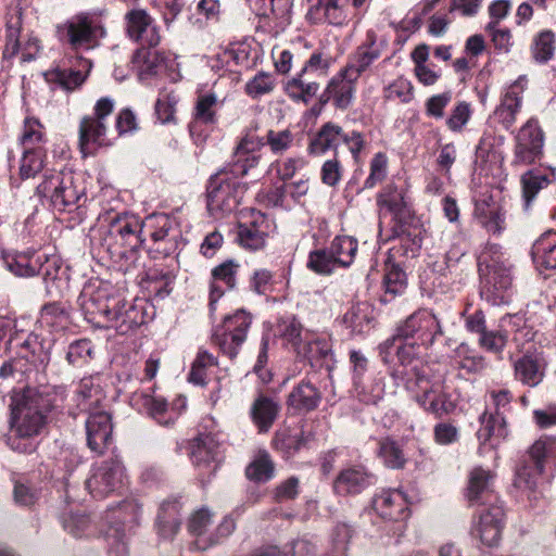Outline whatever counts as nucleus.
<instances>
[{
	"label": "nucleus",
	"instance_id": "473e14b6",
	"mask_svg": "<svg viewBox=\"0 0 556 556\" xmlns=\"http://www.w3.org/2000/svg\"><path fill=\"white\" fill-rule=\"evenodd\" d=\"M516 380L528 387H536L545 375L543 358L536 355L526 354L514 363Z\"/></svg>",
	"mask_w": 556,
	"mask_h": 556
},
{
	"label": "nucleus",
	"instance_id": "412c9836",
	"mask_svg": "<svg viewBox=\"0 0 556 556\" xmlns=\"http://www.w3.org/2000/svg\"><path fill=\"white\" fill-rule=\"evenodd\" d=\"M494 473L482 467L473 468L468 477L466 498L470 505H492L497 501L493 491Z\"/></svg>",
	"mask_w": 556,
	"mask_h": 556
},
{
	"label": "nucleus",
	"instance_id": "0e129e2a",
	"mask_svg": "<svg viewBox=\"0 0 556 556\" xmlns=\"http://www.w3.org/2000/svg\"><path fill=\"white\" fill-rule=\"evenodd\" d=\"M93 355V349L90 340L79 339L72 342L65 352V359L75 367H81L87 364Z\"/></svg>",
	"mask_w": 556,
	"mask_h": 556
},
{
	"label": "nucleus",
	"instance_id": "e2e57ef3",
	"mask_svg": "<svg viewBox=\"0 0 556 556\" xmlns=\"http://www.w3.org/2000/svg\"><path fill=\"white\" fill-rule=\"evenodd\" d=\"M217 365L216 358L205 350H200L192 363L188 380L197 386L206 384V370Z\"/></svg>",
	"mask_w": 556,
	"mask_h": 556
},
{
	"label": "nucleus",
	"instance_id": "ea45409f",
	"mask_svg": "<svg viewBox=\"0 0 556 556\" xmlns=\"http://www.w3.org/2000/svg\"><path fill=\"white\" fill-rule=\"evenodd\" d=\"M162 61L163 58L160 53L142 47L137 49L132 54L131 68L136 72L140 80H144L157 73Z\"/></svg>",
	"mask_w": 556,
	"mask_h": 556
},
{
	"label": "nucleus",
	"instance_id": "79ce46f5",
	"mask_svg": "<svg viewBox=\"0 0 556 556\" xmlns=\"http://www.w3.org/2000/svg\"><path fill=\"white\" fill-rule=\"evenodd\" d=\"M212 515L207 509L198 510L189 521V531L195 536L194 544L199 549H206L218 543L211 534H206V529L211 525Z\"/></svg>",
	"mask_w": 556,
	"mask_h": 556
},
{
	"label": "nucleus",
	"instance_id": "b1692460",
	"mask_svg": "<svg viewBox=\"0 0 556 556\" xmlns=\"http://www.w3.org/2000/svg\"><path fill=\"white\" fill-rule=\"evenodd\" d=\"M504 509L502 506L492 504L479 515V521L473 529L475 535L488 546L498 543L503 530Z\"/></svg>",
	"mask_w": 556,
	"mask_h": 556
},
{
	"label": "nucleus",
	"instance_id": "3c124183",
	"mask_svg": "<svg viewBox=\"0 0 556 556\" xmlns=\"http://www.w3.org/2000/svg\"><path fill=\"white\" fill-rule=\"evenodd\" d=\"M220 106L217 97L214 93L202 94L198 98L194 108V123L190 124L189 130L191 136L194 132L195 123L200 122L203 124H215L216 110Z\"/></svg>",
	"mask_w": 556,
	"mask_h": 556
},
{
	"label": "nucleus",
	"instance_id": "e433bc0d",
	"mask_svg": "<svg viewBox=\"0 0 556 556\" xmlns=\"http://www.w3.org/2000/svg\"><path fill=\"white\" fill-rule=\"evenodd\" d=\"M4 266L15 276L33 277L40 270V255L34 252L3 254Z\"/></svg>",
	"mask_w": 556,
	"mask_h": 556
},
{
	"label": "nucleus",
	"instance_id": "09e8293b",
	"mask_svg": "<svg viewBox=\"0 0 556 556\" xmlns=\"http://www.w3.org/2000/svg\"><path fill=\"white\" fill-rule=\"evenodd\" d=\"M377 455L383 465L391 469H402L406 464V456L401 445L390 438L378 441Z\"/></svg>",
	"mask_w": 556,
	"mask_h": 556
},
{
	"label": "nucleus",
	"instance_id": "603ef678",
	"mask_svg": "<svg viewBox=\"0 0 556 556\" xmlns=\"http://www.w3.org/2000/svg\"><path fill=\"white\" fill-rule=\"evenodd\" d=\"M357 247V241L354 238L350 236H337L332 240L329 250L333 254L338 265L346 268L353 263Z\"/></svg>",
	"mask_w": 556,
	"mask_h": 556
},
{
	"label": "nucleus",
	"instance_id": "c9c22d12",
	"mask_svg": "<svg viewBox=\"0 0 556 556\" xmlns=\"http://www.w3.org/2000/svg\"><path fill=\"white\" fill-rule=\"evenodd\" d=\"M320 84L318 80L303 74H299L286 84L287 94L294 101L308 104L318 93Z\"/></svg>",
	"mask_w": 556,
	"mask_h": 556
},
{
	"label": "nucleus",
	"instance_id": "a211bd4d",
	"mask_svg": "<svg viewBox=\"0 0 556 556\" xmlns=\"http://www.w3.org/2000/svg\"><path fill=\"white\" fill-rule=\"evenodd\" d=\"M61 41L67 43L72 50L90 49L96 37V26L86 16H76L58 26Z\"/></svg>",
	"mask_w": 556,
	"mask_h": 556
},
{
	"label": "nucleus",
	"instance_id": "a19ab883",
	"mask_svg": "<svg viewBox=\"0 0 556 556\" xmlns=\"http://www.w3.org/2000/svg\"><path fill=\"white\" fill-rule=\"evenodd\" d=\"M556 51V36L551 29H543L535 34L531 40L530 54L538 64L551 61Z\"/></svg>",
	"mask_w": 556,
	"mask_h": 556
},
{
	"label": "nucleus",
	"instance_id": "f3484780",
	"mask_svg": "<svg viewBox=\"0 0 556 556\" xmlns=\"http://www.w3.org/2000/svg\"><path fill=\"white\" fill-rule=\"evenodd\" d=\"M527 83L526 76H520L511 83L503 91L500 104L493 112L494 119L505 129H509L517 119L522 105V96L527 88Z\"/></svg>",
	"mask_w": 556,
	"mask_h": 556
},
{
	"label": "nucleus",
	"instance_id": "f03ea898",
	"mask_svg": "<svg viewBox=\"0 0 556 556\" xmlns=\"http://www.w3.org/2000/svg\"><path fill=\"white\" fill-rule=\"evenodd\" d=\"M442 334V323L438 316L431 311L418 309L396 327L392 337L379 344V354L384 364H389L395 354L399 359L396 367L409 368L421 350L431 348Z\"/></svg>",
	"mask_w": 556,
	"mask_h": 556
},
{
	"label": "nucleus",
	"instance_id": "6ab92c4d",
	"mask_svg": "<svg viewBox=\"0 0 556 556\" xmlns=\"http://www.w3.org/2000/svg\"><path fill=\"white\" fill-rule=\"evenodd\" d=\"M381 48L376 40V34L368 31L366 41L349 55L348 62L342 70L345 74L358 80L363 74L370 70L374 62L381 56Z\"/></svg>",
	"mask_w": 556,
	"mask_h": 556
},
{
	"label": "nucleus",
	"instance_id": "a878e982",
	"mask_svg": "<svg viewBox=\"0 0 556 556\" xmlns=\"http://www.w3.org/2000/svg\"><path fill=\"white\" fill-rule=\"evenodd\" d=\"M308 14L325 20L334 26H341L355 17V13L350 8V0H316L309 4Z\"/></svg>",
	"mask_w": 556,
	"mask_h": 556
},
{
	"label": "nucleus",
	"instance_id": "72a5a7b5",
	"mask_svg": "<svg viewBox=\"0 0 556 556\" xmlns=\"http://www.w3.org/2000/svg\"><path fill=\"white\" fill-rule=\"evenodd\" d=\"M321 400L318 389L309 381H301L288 395L287 404L295 413L314 410Z\"/></svg>",
	"mask_w": 556,
	"mask_h": 556
},
{
	"label": "nucleus",
	"instance_id": "1a4fd4ad",
	"mask_svg": "<svg viewBox=\"0 0 556 556\" xmlns=\"http://www.w3.org/2000/svg\"><path fill=\"white\" fill-rule=\"evenodd\" d=\"M556 459V438L541 437L528 451V459L517 468L515 485L519 489L534 491L539 477L543 473L545 460Z\"/></svg>",
	"mask_w": 556,
	"mask_h": 556
},
{
	"label": "nucleus",
	"instance_id": "4c0bfd02",
	"mask_svg": "<svg viewBox=\"0 0 556 556\" xmlns=\"http://www.w3.org/2000/svg\"><path fill=\"white\" fill-rule=\"evenodd\" d=\"M555 173L543 169H530L521 176L522 197L526 210L529 208L539 191L555 180Z\"/></svg>",
	"mask_w": 556,
	"mask_h": 556
},
{
	"label": "nucleus",
	"instance_id": "a18cd8bd",
	"mask_svg": "<svg viewBox=\"0 0 556 556\" xmlns=\"http://www.w3.org/2000/svg\"><path fill=\"white\" fill-rule=\"evenodd\" d=\"M454 365L467 374H479L485 368V361L468 344L460 343L454 351Z\"/></svg>",
	"mask_w": 556,
	"mask_h": 556
},
{
	"label": "nucleus",
	"instance_id": "c756f323",
	"mask_svg": "<svg viewBox=\"0 0 556 556\" xmlns=\"http://www.w3.org/2000/svg\"><path fill=\"white\" fill-rule=\"evenodd\" d=\"M479 420L481 426L477 432V437L480 442L481 452L488 444L491 448H494L502 439L506 438L507 427L505 416L484 412Z\"/></svg>",
	"mask_w": 556,
	"mask_h": 556
},
{
	"label": "nucleus",
	"instance_id": "052dcab7",
	"mask_svg": "<svg viewBox=\"0 0 556 556\" xmlns=\"http://www.w3.org/2000/svg\"><path fill=\"white\" fill-rule=\"evenodd\" d=\"M146 227L150 229V236L153 241L169 237L172 229H180L179 223L175 217L167 214H154L147 218Z\"/></svg>",
	"mask_w": 556,
	"mask_h": 556
},
{
	"label": "nucleus",
	"instance_id": "8fccbe9b",
	"mask_svg": "<svg viewBox=\"0 0 556 556\" xmlns=\"http://www.w3.org/2000/svg\"><path fill=\"white\" fill-rule=\"evenodd\" d=\"M406 287L405 273L399 266L390 265L383 277L384 293L381 295L380 301L384 304L391 302L395 296L403 294Z\"/></svg>",
	"mask_w": 556,
	"mask_h": 556
},
{
	"label": "nucleus",
	"instance_id": "2f4dec72",
	"mask_svg": "<svg viewBox=\"0 0 556 556\" xmlns=\"http://www.w3.org/2000/svg\"><path fill=\"white\" fill-rule=\"evenodd\" d=\"M279 410V404L271 397L261 394L254 400L250 408V416L260 433L269 431L278 417Z\"/></svg>",
	"mask_w": 556,
	"mask_h": 556
},
{
	"label": "nucleus",
	"instance_id": "680f3d73",
	"mask_svg": "<svg viewBox=\"0 0 556 556\" xmlns=\"http://www.w3.org/2000/svg\"><path fill=\"white\" fill-rule=\"evenodd\" d=\"M77 68L71 67L68 70H63L58 75L60 83L66 89H74L80 86L85 81L92 66L91 61L85 58L77 59Z\"/></svg>",
	"mask_w": 556,
	"mask_h": 556
},
{
	"label": "nucleus",
	"instance_id": "37998d69",
	"mask_svg": "<svg viewBox=\"0 0 556 556\" xmlns=\"http://www.w3.org/2000/svg\"><path fill=\"white\" fill-rule=\"evenodd\" d=\"M476 215L480 218L482 226L489 233L500 236L506 228V215L502 207L497 205L476 204Z\"/></svg>",
	"mask_w": 556,
	"mask_h": 556
},
{
	"label": "nucleus",
	"instance_id": "4d7b16f0",
	"mask_svg": "<svg viewBox=\"0 0 556 556\" xmlns=\"http://www.w3.org/2000/svg\"><path fill=\"white\" fill-rule=\"evenodd\" d=\"M306 266L318 275H330L340 267L329 248L311 251Z\"/></svg>",
	"mask_w": 556,
	"mask_h": 556
},
{
	"label": "nucleus",
	"instance_id": "de8ad7c7",
	"mask_svg": "<svg viewBox=\"0 0 556 556\" xmlns=\"http://www.w3.org/2000/svg\"><path fill=\"white\" fill-rule=\"evenodd\" d=\"M308 441L309 434L306 435L304 432L292 433L289 430H282L276 432L273 443L283 457L289 458L306 446Z\"/></svg>",
	"mask_w": 556,
	"mask_h": 556
},
{
	"label": "nucleus",
	"instance_id": "c85d7f7f",
	"mask_svg": "<svg viewBox=\"0 0 556 556\" xmlns=\"http://www.w3.org/2000/svg\"><path fill=\"white\" fill-rule=\"evenodd\" d=\"M343 128L332 122H327L320 126L317 132L312 137L307 152L309 155L321 156L328 151H333L338 156V147L342 143Z\"/></svg>",
	"mask_w": 556,
	"mask_h": 556
},
{
	"label": "nucleus",
	"instance_id": "5701e85b",
	"mask_svg": "<svg viewBox=\"0 0 556 556\" xmlns=\"http://www.w3.org/2000/svg\"><path fill=\"white\" fill-rule=\"evenodd\" d=\"M128 36L143 46L155 47L160 43L159 28L146 10L136 9L126 14Z\"/></svg>",
	"mask_w": 556,
	"mask_h": 556
},
{
	"label": "nucleus",
	"instance_id": "f257e3e1",
	"mask_svg": "<svg viewBox=\"0 0 556 556\" xmlns=\"http://www.w3.org/2000/svg\"><path fill=\"white\" fill-rule=\"evenodd\" d=\"M65 399L66 388L63 386L14 389L10 395L9 429L4 435L8 447L20 454L35 453L50 420L62 412Z\"/></svg>",
	"mask_w": 556,
	"mask_h": 556
},
{
	"label": "nucleus",
	"instance_id": "423d86ee",
	"mask_svg": "<svg viewBox=\"0 0 556 556\" xmlns=\"http://www.w3.org/2000/svg\"><path fill=\"white\" fill-rule=\"evenodd\" d=\"M37 194L49 200L50 205L59 212H71L80 207L79 201L86 200L85 188L72 172L46 173L37 186Z\"/></svg>",
	"mask_w": 556,
	"mask_h": 556
},
{
	"label": "nucleus",
	"instance_id": "393cba45",
	"mask_svg": "<svg viewBox=\"0 0 556 556\" xmlns=\"http://www.w3.org/2000/svg\"><path fill=\"white\" fill-rule=\"evenodd\" d=\"M374 483L372 476L362 466L342 469L333 482L334 492L339 495L362 493Z\"/></svg>",
	"mask_w": 556,
	"mask_h": 556
},
{
	"label": "nucleus",
	"instance_id": "bf43d9fd",
	"mask_svg": "<svg viewBox=\"0 0 556 556\" xmlns=\"http://www.w3.org/2000/svg\"><path fill=\"white\" fill-rule=\"evenodd\" d=\"M20 143L24 149L42 146L46 142L43 125L35 117H27L24 121L23 130L20 136Z\"/></svg>",
	"mask_w": 556,
	"mask_h": 556
},
{
	"label": "nucleus",
	"instance_id": "20e7f679",
	"mask_svg": "<svg viewBox=\"0 0 556 556\" xmlns=\"http://www.w3.org/2000/svg\"><path fill=\"white\" fill-rule=\"evenodd\" d=\"M390 375L395 384L412 393L426 412L441 417L454 410L455 403L442 391L441 380L430 378L428 366L393 367Z\"/></svg>",
	"mask_w": 556,
	"mask_h": 556
},
{
	"label": "nucleus",
	"instance_id": "9d476101",
	"mask_svg": "<svg viewBox=\"0 0 556 556\" xmlns=\"http://www.w3.org/2000/svg\"><path fill=\"white\" fill-rule=\"evenodd\" d=\"M114 101L103 97L94 105L93 114L84 116L79 124V147L84 155L90 153V146L106 143V119L112 114Z\"/></svg>",
	"mask_w": 556,
	"mask_h": 556
},
{
	"label": "nucleus",
	"instance_id": "6e6552de",
	"mask_svg": "<svg viewBox=\"0 0 556 556\" xmlns=\"http://www.w3.org/2000/svg\"><path fill=\"white\" fill-rule=\"evenodd\" d=\"M119 301L121 294L112 285L103 281L86 283L77 299L85 319L98 328L104 324L112 307H115Z\"/></svg>",
	"mask_w": 556,
	"mask_h": 556
},
{
	"label": "nucleus",
	"instance_id": "338daca9",
	"mask_svg": "<svg viewBox=\"0 0 556 556\" xmlns=\"http://www.w3.org/2000/svg\"><path fill=\"white\" fill-rule=\"evenodd\" d=\"M39 275L42 276L46 285V291L49 295H55L61 292L62 279L60 277L61 267L56 265L55 260L46 258V262L40 261Z\"/></svg>",
	"mask_w": 556,
	"mask_h": 556
},
{
	"label": "nucleus",
	"instance_id": "f8f14e48",
	"mask_svg": "<svg viewBox=\"0 0 556 556\" xmlns=\"http://www.w3.org/2000/svg\"><path fill=\"white\" fill-rule=\"evenodd\" d=\"M190 457L199 470V478L205 483L217 470L223 459L219 442L212 434H202L191 444Z\"/></svg>",
	"mask_w": 556,
	"mask_h": 556
},
{
	"label": "nucleus",
	"instance_id": "aec40b11",
	"mask_svg": "<svg viewBox=\"0 0 556 556\" xmlns=\"http://www.w3.org/2000/svg\"><path fill=\"white\" fill-rule=\"evenodd\" d=\"M85 426L88 447L97 454H102L112 441L111 415L104 410L92 412L89 414Z\"/></svg>",
	"mask_w": 556,
	"mask_h": 556
},
{
	"label": "nucleus",
	"instance_id": "6e6d98bb",
	"mask_svg": "<svg viewBox=\"0 0 556 556\" xmlns=\"http://www.w3.org/2000/svg\"><path fill=\"white\" fill-rule=\"evenodd\" d=\"M101 389L93 377H84L79 380L74 391V400L77 407L86 409L93 403H99Z\"/></svg>",
	"mask_w": 556,
	"mask_h": 556
},
{
	"label": "nucleus",
	"instance_id": "ddd939ff",
	"mask_svg": "<svg viewBox=\"0 0 556 556\" xmlns=\"http://www.w3.org/2000/svg\"><path fill=\"white\" fill-rule=\"evenodd\" d=\"M514 150L515 165H529L542 156L544 134L534 118H530L517 132Z\"/></svg>",
	"mask_w": 556,
	"mask_h": 556
},
{
	"label": "nucleus",
	"instance_id": "4be33fe9",
	"mask_svg": "<svg viewBox=\"0 0 556 556\" xmlns=\"http://www.w3.org/2000/svg\"><path fill=\"white\" fill-rule=\"evenodd\" d=\"M372 508L383 519L403 521L409 515L404 493L397 489L382 490L372 498Z\"/></svg>",
	"mask_w": 556,
	"mask_h": 556
},
{
	"label": "nucleus",
	"instance_id": "4468645a",
	"mask_svg": "<svg viewBox=\"0 0 556 556\" xmlns=\"http://www.w3.org/2000/svg\"><path fill=\"white\" fill-rule=\"evenodd\" d=\"M146 323L142 300L126 301L121 295L119 303L112 307L108 319L100 328L115 329L119 334H128Z\"/></svg>",
	"mask_w": 556,
	"mask_h": 556
},
{
	"label": "nucleus",
	"instance_id": "864d4df0",
	"mask_svg": "<svg viewBox=\"0 0 556 556\" xmlns=\"http://www.w3.org/2000/svg\"><path fill=\"white\" fill-rule=\"evenodd\" d=\"M45 157L46 149L42 146L24 149L20 165L21 178H33L41 172L43 168Z\"/></svg>",
	"mask_w": 556,
	"mask_h": 556
},
{
	"label": "nucleus",
	"instance_id": "49530a36",
	"mask_svg": "<svg viewBox=\"0 0 556 556\" xmlns=\"http://www.w3.org/2000/svg\"><path fill=\"white\" fill-rule=\"evenodd\" d=\"M21 349L25 351L23 357L37 367L45 369L50 362V346H45L39 336L34 332L27 334Z\"/></svg>",
	"mask_w": 556,
	"mask_h": 556
},
{
	"label": "nucleus",
	"instance_id": "9b49d317",
	"mask_svg": "<svg viewBox=\"0 0 556 556\" xmlns=\"http://www.w3.org/2000/svg\"><path fill=\"white\" fill-rule=\"evenodd\" d=\"M124 466L117 458H109L91 467L85 485L92 497L104 498L118 490L125 478Z\"/></svg>",
	"mask_w": 556,
	"mask_h": 556
},
{
	"label": "nucleus",
	"instance_id": "774afa93",
	"mask_svg": "<svg viewBox=\"0 0 556 556\" xmlns=\"http://www.w3.org/2000/svg\"><path fill=\"white\" fill-rule=\"evenodd\" d=\"M41 323L52 328H64L68 323V313L59 302L46 304L40 312Z\"/></svg>",
	"mask_w": 556,
	"mask_h": 556
},
{
	"label": "nucleus",
	"instance_id": "2eb2a0df",
	"mask_svg": "<svg viewBox=\"0 0 556 556\" xmlns=\"http://www.w3.org/2000/svg\"><path fill=\"white\" fill-rule=\"evenodd\" d=\"M103 220L108 224L109 236L116 243L129 250H136L141 245L139 232L142 227L134 216L126 213H106Z\"/></svg>",
	"mask_w": 556,
	"mask_h": 556
},
{
	"label": "nucleus",
	"instance_id": "58836bf2",
	"mask_svg": "<svg viewBox=\"0 0 556 556\" xmlns=\"http://www.w3.org/2000/svg\"><path fill=\"white\" fill-rule=\"evenodd\" d=\"M531 255L534 263L545 269H556V233L542 235L532 245Z\"/></svg>",
	"mask_w": 556,
	"mask_h": 556
},
{
	"label": "nucleus",
	"instance_id": "7ed1b4c3",
	"mask_svg": "<svg viewBox=\"0 0 556 556\" xmlns=\"http://www.w3.org/2000/svg\"><path fill=\"white\" fill-rule=\"evenodd\" d=\"M481 296L490 304H508L513 296V265L496 243H486L478 255Z\"/></svg>",
	"mask_w": 556,
	"mask_h": 556
},
{
	"label": "nucleus",
	"instance_id": "bb28decb",
	"mask_svg": "<svg viewBox=\"0 0 556 556\" xmlns=\"http://www.w3.org/2000/svg\"><path fill=\"white\" fill-rule=\"evenodd\" d=\"M239 265L233 261H226L212 270V279L210 283V309H215V304L224 295L227 290L236 287L237 269Z\"/></svg>",
	"mask_w": 556,
	"mask_h": 556
},
{
	"label": "nucleus",
	"instance_id": "7c9ffc66",
	"mask_svg": "<svg viewBox=\"0 0 556 556\" xmlns=\"http://www.w3.org/2000/svg\"><path fill=\"white\" fill-rule=\"evenodd\" d=\"M377 204L381 212L391 214L399 222H403L409 216L405 193L393 184L387 185L378 194Z\"/></svg>",
	"mask_w": 556,
	"mask_h": 556
},
{
	"label": "nucleus",
	"instance_id": "13d9d810",
	"mask_svg": "<svg viewBox=\"0 0 556 556\" xmlns=\"http://www.w3.org/2000/svg\"><path fill=\"white\" fill-rule=\"evenodd\" d=\"M331 64L332 58L328 53L321 50H315L305 61L301 72L318 80L328 75Z\"/></svg>",
	"mask_w": 556,
	"mask_h": 556
},
{
	"label": "nucleus",
	"instance_id": "dca6fc26",
	"mask_svg": "<svg viewBox=\"0 0 556 556\" xmlns=\"http://www.w3.org/2000/svg\"><path fill=\"white\" fill-rule=\"evenodd\" d=\"M355 78L340 70L327 84L318 98L323 108L331 102L337 110L345 111L351 106L356 91Z\"/></svg>",
	"mask_w": 556,
	"mask_h": 556
},
{
	"label": "nucleus",
	"instance_id": "0eeeda50",
	"mask_svg": "<svg viewBox=\"0 0 556 556\" xmlns=\"http://www.w3.org/2000/svg\"><path fill=\"white\" fill-rule=\"evenodd\" d=\"M140 517L141 505L135 498L126 500L117 508L108 511L105 540L112 556H127V532L139 523Z\"/></svg>",
	"mask_w": 556,
	"mask_h": 556
},
{
	"label": "nucleus",
	"instance_id": "cd10ccee",
	"mask_svg": "<svg viewBox=\"0 0 556 556\" xmlns=\"http://www.w3.org/2000/svg\"><path fill=\"white\" fill-rule=\"evenodd\" d=\"M264 144L263 138L252 135L244 136L237 144L233 160L228 165L235 167V170L241 172V174H248L250 169L257 166L260 162L257 152Z\"/></svg>",
	"mask_w": 556,
	"mask_h": 556
},
{
	"label": "nucleus",
	"instance_id": "39448f33",
	"mask_svg": "<svg viewBox=\"0 0 556 556\" xmlns=\"http://www.w3.org/2000/svg\"><path fill=\"white\" fill-rule=\"evenodd\" d=\"M245 175L227 164L210 177L206 197L211 215L223 217L238 207L248 189L241 180Z\"/></svg>",
	"mask_w": 556,
	"mask_h": 556
},
{
	"label": "nucleus",
	"instance_id": "69168bd1",
	"mask_svg": "<svg viewBox=\"0 0 556 556\" xmlns=\"http://www.w3.org/2000/svg\"><path fill=\"white\" fill-rule=\"evenodd\" d=\"M274 463L268 453L263 452L245 469V475L250 480L256 482H266L274 476Z\"/></svg>",
	"mask_w": 556,
	"mask_h": 556
},
{
	"label": "nucleus",
	"instance_id": "f704fd0d",
	"mask_svg": "<svg viewBox=\"0 0 556 556\" xmlns=\"http://www.w3.org/2000/svg\"><path fill=\"white\" fill-rule=\"evenodd\" d=\"M180 504L177 500L164 501L159 509L156 527L159 534L164 539H172L180 527Z\"/></svg>",
	"mask_w": 556,
	"mask_h": 556
},
{
	"label": "nucleus",
	"instance_id": "5fc2aeb1",
	"mask_svg": "<svg viewBox=\"0 0 556 556\" xmlns=\"http://www.w3.org/2000/svg\"><path fill=\"white\" fill-rule=\"evenodd\" d=\"M343 321L352 333H366L372 323L369 305L366 303L353 306L343 317Z\"/></svg>",
	"mask_w": 556,
	"mask_h": 556
},
{
	"label": "nucleus",
	"instance_id": "c03bdc74",
	"mask_svg": "<svg viewBox=\"0 0 556 556\" xmlns=\"http://www.w3.org/2000/svg\"><path fill=\"white\" fill-rule=\"evenodd\" d=\"M252 317L244 309H237L233 314L224 317L223 324L217 326L213 334L241 336L247 338Z\"/></svg>",
	"mask_w": 556,
	"mask_h": 556
}]
</instances>
